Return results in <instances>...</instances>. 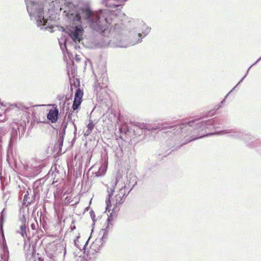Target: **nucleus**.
Instances as JSON below:
<instances>
[{"mask_svg": "<svg viewBox=\"0 0 261 261\" xmlns=\"http://www.w3.org/2000/svg\"><path fill=\"white\" fill-rule=\"evenodd\" d=\"M35 3L42 5L44 9V4L48 3L51 8L60 7L64 10L63 13L70 22V26L67 28L69 36L75 43H80L83 39L84 29L82 26V18L85 20L90 29L99 35V39L95 42L100 47H121L125 48L128 45L121 40L115 41V39H110L109 35L113 31L119 34L123 29L124 24L120 19L119 16L123 15L119 10L117 12L109 10L100 9L97 11H93L88 5L81 7L79 9L72 3L66 0H35ZM44 11V9H43ZM43 20L40 24L34 17L38 27L41 29L52 30L53 24L51 20L47 19L42 15ZM30 17H31L30 16Z\"/></svg>", "mask_w": 261, "mask_h": 261, "instance_id": "1", "label": "nucleus"}, {"mask_svg": "<svg viewBox=\"0 0 261 261\" xmlns=\"http://www.w3.org/2000/svg\"><path fill=\"white\" fill-rule=\"evenodd\" d=\"M227 121L225 117H215L206 121H199L198 119L188 121L185 123L177 125L174 133H177V137L179 133L184 136L185 141L178 145L177 148L188 142L203 138L206 136V129L219 128L224 127Z\"/></svg>", "mask_w": 261, "mask_h": 261, "instance_id": "2", "label": "nucleus"}, {"mask_svg": "<svg viewBox=\"0 0 261 261\" xmlns=\"http://www.w3.org/2000/svg\"><path fill=\"white\" fill-rule=\"evenodd\" d=\"M181 124H178V125H180ZM177 125H173L169 122H164L162 123H159L156 125H152L151 124H146L144 123H139L138 127L141 129H144L148 131H155V130H166L167 129H169L170 130H167L165 133H171L173 135V137L172 139H168L167 141V144H169L168 147H169L170 149L173 148L171 149L168 153L167 151L164 152L162 153V155L164 156H166L170 153H171L173 151L176 150L180 148H177L178 145H180V144L185 141L184 136L180 134L178 135L177 138H176L177 135V133L176 134L174 133V129Z\"/></svg>", "mask_w": 261, "mask_h": 261, "instance_id": "3", "label": "nucleus"}, {"mask_svg": "<svg viewBox=\"0 0 261 261\" xmlns=\"http://www.w3.org/2000/svg\"><path fill=\"white\" fill-rule=\"evenodd\" d=\"M220 135L226 134L231 138L243 141L247 146L253 148L261 147V141L249 134L245 133L241 130L229 129H224L218 132Z\"/></svg>", "mask_w": 261, "mask_h": 261, "instance_id": "4", "label": "nucleus"}, {"mask_svg": "<svg viewBox=\"0 0 261 261\" xmlns=\"http://www.w3.org/2000/svg\"><path fill=\"white\" fill-rule=\"evenodd\" d=\"M151 28L148 27L143 21L140 22L138 29V33L135 35L133 40L130 42V45L138 44L142 41V39L146 37L150 32Z\"/></svg>", "mask_w": 261, "mask_h": 261, "instance_id": "5", "label": "nucleus"}, {"mask_svg": "<svg viewBox=\"0 0 261 261\" xmlns=\"http://www.w3.org/2000/svg\"><path fill=\"white\" fill-rule=\"evenodd\" d=\"M4 210L5 209H4L0 214L1 215L0 217V230L1 233H2L3 237H4V232L3 230V224L4 219L3 216V213ZM1 247L2 249L3 253L1 254V260H0V261H8L9 252L5 238H3V242L1 245Z\"/></svg>", "mask_w": 261, "mask_h": 261, "instance_id": "6", "label": "nucleus"}, {"mask_svg": "<svg viewBox=\"0 0 261 261\" xmlns=\"http://www.w3.org/2000/svg\"><path fill=\"white\" fill-rule=\"evenodd\" d=\"M137 184V181H135V184L132 185V188L129 190L128 192L126 193L125 192V189L127 188L126 185H124L123 187H121L119 190V193L118 194L115 196V207L116 208L118 205L122 204L125 200V198L129 194L130 191L134 188L135 186Z\"/></svg>", "mask_w": 261, "mask_h": 261, "instance_id": "7", "label": "nucleus"}, {"mask_svg": "<svg viewBox=\"0 0 261 261\" xmlns=\"http://www.w3.org/2000/svg\"><path fill=\"white\" fill-rule=\"evenodd\" d=\"M118 184V179L117 178H115V179L113 180L111 183V187L108 186L107 192L108 193V197L106 200V212L108 211L109 212L110 211V207L112 206L111 204V198L113 195L114 192L115 191V187Z\"/></svg>", "mask_w": 261, "mask_h": 261, "instance_id": "8", "label": "nucleus"}, {"mask_svg": "<svg viewBox=\"0 0 261 261\" xmlns=\"http://www.w3.org/2000/svg\"><path fill=\"white\" fill-rule=\"evenodd\" d=\"M28 13H43L42 5L35 3V0H24Z\"/></svg>", "mask_w": 261, "mask_h": 261, "instance_id": "9", "label": "nucleus"}, {"mask_svg": "<svg viewBox=\"0 0 261 261\" xmlns=\"http://www.w3.org/2000/svg\"><path fill=\"white\" fill-rule=\"evenodd\" d=\"M67 122H66L65 118L62 123L61 129L58 137V143L57 144V148H59V150H61L62 147L63 146V141L66 133V129L67 128Z\"/></svg>", "mask_w": 261, "mask_h": 261, "instance_id": "10", "label": "nucleus"}, {"mask_svg": "<svg viewBox=\"0 0 261 261\" xmlns=\"http://www.w3.org/2000/svg\"><path fill=\"white\" fill-rule=\"evenodd\" d=\"M18 130L16 127H13L11 130V136L8 147V152L12 151L13 145L16 142L18 138Z\"/></svg>", "mask_w": 261, "mask_h": 261, "instance_id": "11", "label": "nucleus"}, {"mask_svg": "<svg viewBox=\"0 0 261 261\" xmlns=\"http://www.w3.org/2000/svg\"><path fill=\"white\" fill-rule=\"evenodd\" d=\"M53 106H56V107L54 109L50 110L47 114V119L53 123L57 122L59 115L57 105L54 104Z\"/></svg>", "mask_w": 261, "mask_h": 261, "instance_id": "12", "label": "nucleus"}, {"mask_svg": "<svg viewBox=\"0 0 261 261\" xmlns=\"http://www.w3.org/2000/svg\"><path fill=\"white\" fill-rule=\"evenodd\" d=\"M230 93L229 92L225 97V98L221 101L220 104L216 106V108L214 109V110H213L212 111H208L206 114L203 115L201 118H204L206 117H208L209 116H213L214 114L215 113V112L218 110L221 107V105L224 103L225 101V100L226 98L227 97L228 95H229Z\"/></svg>", "mask_w": 261, "mask_h": 261, "instance_id": "13", "label": "nucleus"}, {"mask_svg": "<svg viewBox=\"0 0 261 261\" xmlns=\"http://www.w3.org/2000/svg\"><path fill=\"white\" fill-rule=\"evenodd\" d=\"M104 243L99 239H96L91 245V248L96 252H98L103 247Z\"/></svg>", "mask_w": 261, "mask_h": 261, "instance_id": "14", "label": "nucleus"}, {"mask_svg": "<svg viewBox=\"0 0 261 261\" xmlns=\"http://www.w3.org/2000/svg\"><path fill=\"white\" fill-rule=\"evenodd\" d=\"M20 233L23 238H30V229L26 224H21L20 226Z\"/></svg>", "mask_w": 261, "mask_h": 261, "instance_id": "15", "label": "nucleus"}, {"mask_svg": "<svg viewBox=\"0 0 261 261\" xmlns=\"http://www.w3.org/2000/svg\"><path fill=\"white\" fill-rule=\"evenodd\" d=\"M83 94V91L80 88H77L75 92L74 99L82 101Z\"/></svg>", "mask_w": 261, "mask_h": 261, "instance_id": "16", "label": "nucleus"}, {"mask_svg": "<svg viewBox=\"0 0 261 261\" xmlns=\"http://www.w3.org/2000/svg\"><path fill=\"white\" fill-rule=\"evenodd\" d=\"M13 107L17 108L20 110L27 112L29 110L30 107L24 106L22 103H14L12 105Z\"/></svg>", "mask_w": 261, "mask_h": 261, "instance_id": "17", "label": "nucleus"}, {"mask_svg": "<svg viewBox=\"0 0 261 261\" xmlns=\"http://www.w3.org/2000/svg\"><path fill=\"white\" fill-rule=\"evenodd\" d=\"M7 133V129L3 126H0V151L2 149V142H3V137L6 135Z\"/></svg>", "mask_w": 261, "mask_h": 261, "instance_id": "18", "label": "nucleus"}, {"mask_svg": "<svg viewBox=\"0 0 261 261\" xmlns=\"http://www.w3.org/2000/svg\"><path fill=\"white\" fill-rule=\"evenodd\" d=\"M16 126L18 132L19 133V137H22L25 132V126L20 124L16 125Z\"/></svg>", "mask_w": 261, "mask_h": 261, "instance_id": "19", "label": "nucleus"}, {"mask_svg": "<svg viewBox=\"0 0 261 261\" xmlns=\"http://www.w3.org/2000/svg\"><path fill=\"white\" fill-rule=\"evenodd\" d=\"M62 39L59 40L60 48L63 53H64L65 50H66V52L68 53L67 48V40L66 39H64L63 43H62Z\"/></svg>", "mask_w": 261, "mask_h": 261, "instance_id": "20", "label": "nucleus"}, {"mask_svg": "<svg viewBox=\"0 0 261 261\" xmlns=\"http://www.w3.org/2000/svg\"><path fill=\"white\" fill-rule=\"evenodd\" d=\"M33 192V194L32 195L30 201L28 202V204H31L32 203L34 202L36 200V198H39V193L35 190H34Z\"/></svg>", "mask_w": 261, "mask_h": 261, "instance_id": "21", "label": "nucleus"}, {"mask_svg": "<svg viewBox=\"0 0 261 261\" xmlns=\"http://www.w3.org/2000/svg\"><path fill=\"white\" fill-rule=\"evenodd\" d=\"M102 234L101 238H99L100 240L105 244L108 238V234L109 232L106 231V230H100L99 232V235Z\"/></svg>", "mask_w": 261, "mask_h": 261, "instance_id": "22", "label": "nucleus"}, {"mask_svg": "<svg viewBox=\"0 0 261 261\" xmlns=\"http://www.w3.org/2000/svg\"><path fill=\"white\" fill-rule=\"evenodd\" d=\"M106 172V169L103 168L102 167H100L98 171L95 172V176L99 177L103 175Z\"/></svg>", "mask_w": 261, "mask_h": 261, "instance_id": "23", "label": "nucleus"}, {"mask_svg": "<svg viewBox=\"0 0 261 261\" xmlns=\"http://www.w3.org/2000/svg\"><path fill=\"white\" fill-rule=\"evenodd\" d=\"M82 101H77L74 99L73 104L72 106V109L73 111L77 110L81 105Z\"/></svg>", "mask_w": 261, "mask_h": 261, "instance_id": "24", "label": "nucleus"}, {"mask_svg": "<svg viewBox=\"0 0 261 261\" xmlns=\"http://www.w3.org/2000/svg\"><path fill=\"white\" fill-rule=\"evenodd\" d=\"M19 219L20 222H21V224H26L27 218L24 211L20 212Z\"/></svg>", "mask_w": 261, "mask_h": 261, "instance_id": "25", "label": "nucleus"}, {"mask_svg": "<svg viewBox=\"0 0 261 261\" xmlns=\"http://www.w3.org/2000/svg\"><path fill=\"white\" fill-rule=\"evenodd\" d=\"M72 113H69L68 116H67V121L66 122H68V121H72V123L73 124V125H74V128H75V130H74V135H76V125L74 122V120L73 121L72 120Z\"/></svg>", "mask_w": 261, "mask_h": 261, "instance_id": "26", "label": "nucleus"}, {"mask_svg": "<svg viewBox=\"0 0 261 261\" xmlns=\"http://www.w3.org/2000/svg\"><path fill=\"white\" fill-rule=\"evenodd\" d=\"M261 60V57L260 58H259L254 63H253V64H252L250 67L248 69L247 71V72L246 73V74L243 77V78L241 80V81L238 83V85L240 84L243 80L245 78V77L246 76L247 74H248V72H249V69L254 65H255L257 62H259Z\"/></svg>", "mask_w": 261, "mask_h": 261, "instance_id": "27", "label": "nucleus"}, {"mask_svg": "<svg viewBox=\"0 0 261 261\" xmlns=\"http://www.w3.org/2000/svg\"><path fill=\"white\" fill-rule=\"evenodd\" d=\"M29 193L28 191H27L26 194H24L23 199V203H28V201H30V198L29 197Z\"/></svg>", "mask_w": 261, "mask_h": 261, "instance_id": "28", "label": "nucleus"}, {"mask_svg": "<svg viewBox=\"0 0 261 261\" xmlns=\"http://www.w3.org/2000/svg\"><path fill=\"white\" fill-rule=\"evenodd\" d=\"M94 127V124L93 123L92 120H89V123L87 124V127L88 129L92 131Z\"/></svg>", "mask_w": 261, "mask_h": 261, "instance_id": "29", "label": "nucleus"}, {"mask_svg": "<svg viewBox=\"0 0 261 261\" xmlns=\"http://www.w3.org/2000/svg\"><path fill=\"white\" fill-rule=\"evenodd\" d=\"M113 213L112 212L109 216H108V219H107V223L111 224L112 223V221L113 220Z\"/></svg>", "mask_w": 261, "mask_h": 261, "instance_id": "30", "label": "nucleus"}, {"mask_svg": "<svg viewBox=\"0 0 261 261\" xmlns=\"http://www.w3.org/2000/svg\"><path fill=\"white\" fill-rule=\"evenodd\" d=\"M90 216L92 219V221L93 222V225H94L95 224V213L93 211L91 210L90 211Z\"/></svg>", "mask_w": 261, "mask_h": 261, "instance_id": "31", "label": "nucleus"}, {"mask_svg": "<svg viewBox=\"0 0 261 261\" xmlns=\"http://www.w3.org/2000/svg\"><path fill=\"white\" fill-rule=\"evenodd\" d=\"M96 78H97V76L95 75ZM95 87L96 88V90H97L98 88H102V86L100 85V83L99 82V81L96 79V82H95Z\"/></svg>", "mask_w": 261, "mask_h": 261, "instance_id": "32", "label": "nucleus"}, {"mask_svg": "<svg viewBox=\"0 0 261 261\" xmlns=\"http://www.w3.org/2000/svg\"><path fill=\"white\" fill-rule=\"evenodd\" d=\"M112 226H113V223H111V224L108 223L106 228L102 229L101 230H106V231H107L108 232H109V230L110 228H111L112 227Z\"/></svg>", "mask_w": 261, "mask_h": 261, "instance_id": "33", "label": "nucleus"}, {"mask_svg": "<svg viewBox=\"0 0 261 261\" xmlns=\"http://www.w3.org/2000/svg\"><path fill=\"white\" fill-rule=\"evenodd\" d=\"M38 226V224L37 222L36 221L35 223H32L31 224V227L32 230H36L37 229V227Z\"/></svg>", "mask_w": 261, "mask_h": 261, "instance_id": "34", "label": "nucleus"}, {"mask_svg": "<svg viewBox=\"0 0 261 261\" xmlns=\"http://www.w3.org/2000/svg\"><path fill=\"white\" fill-rule=\"evenodd\" d=\"M64 98V94H60V95H58L57 97V99L59 100V101H62L63 100Z\"/></svg>", "mask_w": 261, "mask_h": 261, "instance_id": "35", "label": "nucleus"}, {"mask_svg": "<svg viewBox=\"0 0 261 261\" xmlns=\"http://www.w3.org/2000/svg\"><path fill=\"white\" fill-rule=\"evenodd\" d=\"M74 245L77 248H79L80 250H82L81 247L79 246V241L77 240V239L76 240H75L74 241Z\"/></svg>", "mask_w": 261, "mask_h": 261, "instance_id": "36", "label": "nucleus"}, {"mask_svg": "<svg viewBox=\"0 0 261 261\" xmlns=\"http://www.w3.org/2000/svg\"><path fill=\"white\" fill-rule=\"evenodd\" d=\"M102 82H103V81L106 82L107 81V74L105 73H104L102 74Z\"/></svg>", "mask_w": 261, "mask_h": 261, "instance_id": "37", "label": "nucleus"}, {"mask_svg": "<svg viewBox=\"0 0 261 261\" xmlns=\"http://www.w3.org/2000/svg\"><path fill=\"white\" fill-rule=\"evenodd\" d=\"M92 132V130H89L87 128V130L85 133V136H89L91 133Z\"/></svg>", "mask_w": 261, "mask_h": 261, "instance_id": "38", "label": "nucleus"}, {"mask_svg": "<svg viewBox=\"0 0 261 261\" xmlns=\"http://www.w3.org/2000/svg\"><path fill=\"white\" fill-rule=\"evenodd\" d=\"M126 185L127 186V188L125 189V192L127 193L128 192L129 190L132 188V186L130 187L129 184H128V185L126 184Z\"/></svg>", "mask_w": 261, "mask_h": 261, "instance_id": "39", "label": "nucleus"}, {"mask_svg": "<svg viewBox=\"0 0 261 261\" xmlns=\"http://www.w3.org/2000/svg\"><path fill=\"white\" fill-rule=\"evenodd\" d=\"M88 241H87L86 242V243H85V244L84 246L83 247V248L82 250H85L86 247V246H87V245L88 244Z\"/></svg>", "mask_w": 261, "mask_h": 261, "instance_id": "40", "label": "nucleus"}, {"mask_svg": "<svg viewBox=\"0 0 261 261\" xmlns=\"http://www.w3.org/2000/svg\"><path fill=\"white\" fill-rule=\"evenodd\" d=\"M64 105H65V102H64L63 104H62V103L60 102L59 103V106H60V107H64Z\"/></svg>", "mask_w": 261, "mask_h": 261, "instance_id": "41", "label": "nucleus"}, {"mask_svg": "<svg viewBox=\"0 0 261 261\" xmlns=\"http://www.w3.org/2000/svg\"><path fill=\"white\" fill-rule=\"evenodd\" d=\"M236 86H238V85H236V86L229 92V93H230L236 87Z\"/></svg>", "mask_w": 261, "mask_h": 261, "instance_id": "42", "label": "nucleus"}, {"mask_svg": "<svg viewBox=\"0 0 261 261\" xmlns=\"http://www.w3.org/2000/svg\"><path fill=\"white\" fill-rule=\"evenodd\" d=\"M76 61H79L80 60V59L77 57H76Z\"/></svg>", "mask_w": 261, "mask_h": 261, "instance_id": "43", "label": "nucleus"}, {"mask_svg": "<svg viewBox=\"0 0 261 261\" xmlns=\"http://www.w3.org/2000/svg\"><path fill=\"white\" fill-rule=\"evenodd\" d=\"M0 117H2L3 115L2 114H0Z\"/></svg>", "mask_w": 261, "mask_h": 261, "instance_id": "44", "label": "nucleus"}, {"mask_svg": "<svg viewBox=\"0 0 261 261\" xmlns=\"http://www.w3.org/2000/svg\"><path fill=\"white\" fill-rule=\"evenodd\" d=\"M77 45H75V48H77Z\"/></svg>", "mask_w": 261, "mask_h": 261, "instance_id": "45", "label": "nucleus"}, {"mask_svg": "<svg viewBox=\"0 0 261 261\" xmlns=\"http://www.w3.org/2000/svg\"><path fill=\"white\" fill-rule=\"evenodd\" d=\"M2 119H0V121H2Z\"/></svg>", "mask_w": 261, "mask_h": 261, "instance_id": "46", "label": "nucleus"}]
</instances>
